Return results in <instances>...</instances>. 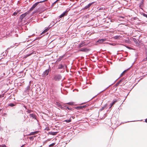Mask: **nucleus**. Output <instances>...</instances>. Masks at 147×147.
Listing matches in <instances>:
<instances>
[{
    "mask_svg": "<svg viewBox=\"0 0 147 147\" xmlns=\"http://www.w3.org/2000/svg\"><path fill=\"white\" fill-rule=\"evenodd\" d=\"M67 12V11H65L63 12L62 14L59 17L60 18H61L62 17H63L66 14Z\"/></svg>",
    "mask_w": 147,
    "mask_h": 147,
    "instance_id": "obj_6",
    "label": "nucleus"
},
{
    "mask_svg": "<svg viewBox=\"0 0 147 147\" xmlns=\"http://www.w3.org/2000/svg\"><path fill=\"white\" fill-rule=\"evenodd\" d=\"M144 16L146 17H147V15H145Z\"/></svg>",
    "mask_w": 147,
    "mask_h": 147,
    "instance_id": "obj_26",
    "label": "nucleus"
},
{
    "mask_svg": "<svg viewBox=\"0 0 147 147\" xmlns=\"http://www.w3.org/2000/svg\"><path fill=\"white\" fill-rule=\"evenodd\" d=\"M119 38V36H116L114 37V38L115 39H117Z\"/></svg>",
    "mask_w": 147,
    "mask_h": 147,
    "instance_id": "obj_18",
    "label": "nucleus"
},
{
    "mask_svg": "<svg viewBox=\"0 0 147 147\" xmlns=\"http://www.w3.org/2000/svg\"><path fill=\"white\" fill-rule=\"evenodd\" d=\"M30 117H32L33 118H35V115L33 114H31L30 115Z\"/></svg>",
    "mask_w": 147,
    "mask_h": 147,
    "instance_id": "obj_10",
    "label": "nucleus"
},
{
    "mask_svg": "<svg viewBox=\"0 0 147 147\" xmlns=\"http://www.w3.org/2000/svg\"><path fill=\"white\" fill-rule=\"evenodd\" d=\"M17 14V13H16V12H14V13H13V15H14V16H16Z\"/></svg>",
    "mask_w": 147,
    "mask_h": 147,
    "instance_id": "obj_19",
    "label": "nucleus"
},
{
    "mask_svg": "<svg viewBox=\"0 0 147 147\" xmlns=\"http://www.w3.org/2000/svg\"><path fill=\"white\" fill-rule=\"evenodd\" d=\"M71 121V119H69V120H65L64 121H66L67 123H69V122H70Z\"/></svg>",
    "mask_w": 147,
    "mask_h": 147,
    "instance_id": "obj_15",
    "label": "nucleus"
},
{
    "mask_svg": "<svg viewBox=\"0 0 147 147\" xmlns=\"http://www.w3.org/2000/svg\"><path fill=\"white\" fill-rule=\"evenodd\" d=\"M51 146H53V144H51Z\"/></svg>",
    "mask_w": 147,
    "mask_h": 147,
    "instance_id": "obj_29",
    "label": "nucleus"
},
{
    "mask_svg": "<svg viewBox=\"0 0 147 147\" xmlns=\"http://www.w3.org/2000/svg\"><path fill=\"white\" fill-rule=\"evenodd\" d=\"M106 40L105 39L99 40L97 41V42L100 44H101L103 42Z\"/></svg>",
    "mask_w": 147,
    "mask_h": 147,
    "instance_id": "obj_5",
    "label": "nucleus"
},
{
    "mask_svg": "<svg viewBox=\"0 0 147 147\" xmlns=\"http://www.w3.org/2000/svg\"><path fill=\"white\" fill-rule=\"evenodd\" d=\"M84 43L83 42H82L81 43L79 46V47H82L84 45Z\"/></svg>",
    "mask_w": 147,
    "mask_h": 147,
    "instance_id": "obj_12",
    "label": "nucleus"
},
{
    "mask_svg": "<svg viewBox=\"0 0 147 147\" xmlns=\"http://www.w3.org/2000/svg\"><path fill=\"white\" fill-rule=\"evenodd\" d=\"M93 3L94 2H92L91 3H89L87 6H85V8L86 9H87L88 8H89Z\"/></svg>",
    "mask_w": 147,
    "mask_h": 147,
    "instance_id": "obj_8",
    "label": "nucleus"
},
{
    "mask_svg": "<svg viewBox=\"0 0 147 147\" xmlns=\"http://www.w3.org/2000/svg\"><path fill=\"white\" fill-rule=\"evenodd\" d=\"M45 2L44 0L42 1H40L39 2V3H40L43 2Z\"/></svg>",
    "mask_w": 147,
    "mask_h": 147,
    "instance_id": "obj_21",
    "label": "nucleus"
},
{
    "mask_svg": "<svg viewBox=\"0 0 147 147\" xmlns=\"http://www.w3.org/2000/svg\"><path fill=\"white\" fill-rule=\"evenodd\" d=\"M115 103V102H113L112 103V105H113Z\"/></svg>",
    "mask_w": 147,
    "mask_h": 147,
    "instance_id": "obj_22",
    "label": "nucleus"
},
{
    "mask_svg": "<svg viewBox=\"0 0 147 147\" xmlns=\"http://www.w3.org/2000/svg\"><path fill=\"white\" fill-rule=\"evenodd\" d=\"M121 80H120V81H119V83H120V82H121Z\"/></svg>",
    "mask_w": 147,
    "mask_h": 147,
    "instance_id": "obj_27",
    "label": "nucleus"
},
{
    "mask_svg": "<svg viewBox=\"0 0 147 147\" xmlns=\"http://www.w3.org/2000/svg\"><path fill=\"white\" fill-rule=\"evenodd\" d=\"M48 29H46L42 33V34H43L44 33H45L48 30Z\"/></svg>",
    "mask_w": 147,
    "mask_h": 147,
    "instance_id": "obj_13",
    "label": "nucleus"
},
{
    "mask_svg": "<svg viewBox=\"0 0 147 147\" xmlns=\"http://www.w3.org/2000/svg\"><path fill=\"white\" fill-rule=\"evenodd\" d=\"M3 97V95H0V98Z\"/></svg>",
    "mask_w": 147,
    "mask_h": 147,
    "instance_id": "obj_20",
    "label": "nucleus"
},
{
    "mask_svg": "<svg viewBox=\"0 0 147 147\" xmlns=\"http://www.w3.org/2000/svg\"><path fill=\"white\" fill-rule=\"evenodd\" d=\"M9 105L11 107H13L14 106V105L13 103H10Z\"/></svg>",
    "mask_w": 147,
    "mask_h": 147,
    "instance_id": "obj_16",
    "label": "nucleus"
},
{
    "mask_svg": "<svg viewBox=\"0 0 147 147\" xmlns=\"http://www.w3.org/2000/svg\"><path fill=\"white\" fill-rule=\"evenodd\" d=\"M57 105H58V106H59V107H61V106L60 105V103H58V102H57Z\"/></svg>",
    "mask_w": 147,
    "mask_h": 147,
    "instance_id": "obj_17",
    "label": "nucleus"
},
{
    "mask_svg": "<svg viewBox=\"0 0 147 147\" xmlns=\"http://www.w3.org/2000/svg\"><path fill=\"white\" fill-rule=\"evenodd\" d=\"M80 51H88V50L87 49L85 48L81 49Z\"/></svg>",
    "mask_w": 147,
    "mask_h": 147,
    "instance_id": "obj_9",
    "label": "nucleus"
},
{
    "mask_svg": "<svg viewBox=\"0 0 147 147\" xmlns=\"http://www.w3.org/2000/svg\"><path fill=\"white\" fill-rule=\"evenodd\" d=\"M67 104H68L69 105H73L74 104V102H70L67 103Z\"/></svg>",
    "mask_w": 147,
    "mask_h": 147,
    "instance_id": "obj_14",
    "label": "nucleus"
},
{
    "mask_svg": "<svg viewBox=\"0 0 147 147\" xmlns=\"http://www.w3.org/2000/svg\"><path fill=\"white\" fill-rule=\"evenodd\" d=\"M49 73V70L48 69H47L45 70V71L44 72L43 75L45 76H46L48 75V74Z\"/></svg>",
    "mask_w": 147,
    "mask_h": 147,
    "instance_id": "obj_4",
    "label": "nucleus"
},
{
    "mask_svg": "<svg viewBox=\"0 0 147 147\" xmlns=\"http://www.w3.org/2000/svg\"><path fill=\"white\" fill-rule=\"evenodd\" d=\"M39 3V2H37L35 3L34 5H33L32 7L30 8V11H31L33 9L38 5V4Z\"/></svg>",
    "mask_w": 147,
    "mask_h": 147,
    "instance_id": "obj_3",
    "label": "nucleus"
},
{
    "mask_svg": "<svg viewBox=\"0 0 147 147\" xmlns=\"http://www.w3.org/2000/svg\"><path fill=\"white\" fill-rule=\"evenodd\" d=\"M119 82H118V83H117V85H118V84H119Z\"/></svg>",
    "mask_w": 147,
    "mask_h": 147,
    "instance_id": "obj_28",
    "label": "nucleus"
},
{
    "mask_svg": "<svg viewBox=\"0 0 147 147\" xmlns=\"http://www.w3.org/2000/svg\"><path fill=\"white\" fill-rule=\"evenodd\" d=\"M61 67H59V68H62L63 67V66L62 65H61Z\"/></svg>",
    "mask_w": 147,
    "mask_h": 147,
    "instance_id": "obj_23",
    "label": "nucleus"
},
{
    "mask_svg": "<svg viewBox=\"0 0 147 147\" xmlns=\"http://www.w3.org/2000/svg\"><path fill=\"white\" fill-rule=\"evenodd\" d=\"M29 13V12H26L22 14L20 17V19L22 20L27 14H28Z\"/></svg>",
    "mask_w": 147,
    "mask_h": 147,
    "instance_id": "obj_2",
    "label": "nucleus"
},
{
    "mask_svg": "<svg viewBox=\"0 0 147 147\" xmlns=\"http://www.w3.org/2000/svg\"><path fill=\"white\" fill-rule=\"evenodd\" d=\"M128 69L124 71L121 75V76H123L125 73L127 71Z\"/></svg>",
    "mask_w": 147,
    "mask_h": 147,
    "instance_id": "obj_11",
    "label": "nucleus"
},
{
    "mask_svg": "<svg viewBox=\"0 0 147 147\" xmlns=\"http://www.w3.org/2000/svg\"><path fill=\"white\" fill-rule=\"evenodd\" d=\"M4 147H5V146H5V145H4Z\"/></svg>",
    "mask_w": 147,
    "mask_h": 147,
    "instance_id": "obj_30",
    "label": "nucleus"
},
{
    "mask_svg": "<svg viewBox=\"0 0 147 147\" xmlns=\"http://www.w3.org/2000/svg\"><path fill=\"white\" fill-rule=\"evenodd\" d=\"M112 106L113 105H112V104H111V106H110V108L111 107H112Z\"/></svg>",
    "mask_w": 147,
    "mask_h": 147,
    "instance_id": "obj_24",
    "label": "nucleus"
},
{
    "mask_svg": "<svg viewBox=\"0 0 147 147\" xmlns=\"http://www.w3.org/2000/svg\"><path fill=\"white\" fill-rule=\"evenodd\" d=\"M57 132H49V134H50L53 135H55L57 134Z\"/></svg>",
    "mask_w": 147,
    "mask_h": 147,
    "instance_id": "obj_7",
    "label": "nucleus"
},
{
    "mask_svg": "<svg viewBox=\"0 0 147 147\" xmlns=\"http://www.w3.org/2000/svg\"><path fill=\"white\" fill-rule=\"evenodd\" d=\"M61 78V76L60 75H57L55 76L53 79L55 80H58L60 79Z\"/></svg>",
    "mask_w": 147,
    "mask_h": 147,
    "instance_id": "obj_1",
    "label": "nucleus"
},
{
    "mask_svg": "<svg viewBox=\"0 0 147 147\" xmlns=\"http://www.w3.org/2000/svg\"><path fill=\"white\" fill-rule=\"evenodd\" d=\"M67 108L68 109V110H70V108H69V107H67Z\"/></svg>",
    "mask_w": 147,
    "mask_h": 147,
    "instance_id": "obj_25",
    "label": "nucleus"
},
{
    "mask_svg": "<svg viewBox=\"0 0 147 147\" xmlns=\"http://www.w3.org/2000/svg\"><path fill=\"white\" fill-rule=\"evenodd\" d=\"M1 111V109H0V111Z\"/></svg>",
    "mask_w": 147,
    "mask_h": 147,
    "instance_id": "obj_31",
    "label": "nucleus"
}]
</instances>
